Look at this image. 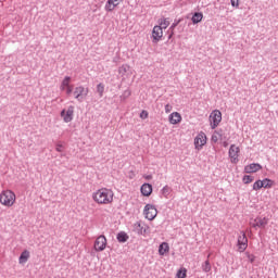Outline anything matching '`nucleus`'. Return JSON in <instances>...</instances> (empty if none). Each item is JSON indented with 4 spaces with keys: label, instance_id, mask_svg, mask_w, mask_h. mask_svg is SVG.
I'll return each mask as SVG.
<instances>
[{
    "label": "nucleus",
    "instance_id": "e433bc0d",
    "mask_svg": "<svg viewBox=\"0 0 278 278\" xmlns=\"http://www.w3.org/2000/svg\"><path fill=\"white\" fill-rule=\"evenodd\" d=\"M140 118H149V112L142 111V112L140 113Z\"/></svg>",
    "mask_w": 278,
    "mask_h": 278
},
{
    "label": "nucleus",
    "instance_id": "58836bf2",
    "mask_svg": "<svg viewBox=\"0 0 278 278\" xmlns=\"http://www.w3.org/2000/svg\"><path fill=\"white\" fill-rule=\"evenodd\" d=\"M73 93V86L66 87V94H72Z\"/></svg>",
    "mask_w": 278,
    "mask_h": 278
},
{
    "label": "nucleus",
    "instance_id": "ddd939ff",
    "mask_svg": "<svg viewBox=\"0 0 278 278\" xmlns=\"http://www.w3.org/2000/svg\"><path fill=\"white\" fill-rule=\"evenodd\" d=\"M140 190L143 197H151L153 194V186L151 184H143Z\"/></svg>",
    "mask_w": 278,
    "mask_h": 278
},
{
    "label": "nucleus",
    "instance_id": "423d86ee",
    "mask_svg": "<svg viewBox=\"0 0 278 278\" xmlns=\"http://www.w3.org/2000/svg\"><path fill=\"white\" fill-rule=\"evenodd\" d=\"M75 115V106L70 105L66 109H63L61 111V118H63L64 123H71V121H73V116Z\"/></svg>",
    "mask_w": 278,
    "mask_h": 278
},
{
    "label": "nucleus",
    "instance_id": "0eeeda50",
    "mask_svg": "<svg viewBox=\"0 0 278 278\" xmlns=\"http://www.w3.org/2000/svg\"><path fill=\"white\" fill-rule=\"evenodd\" d=\"M149 226L147 224H142L140 222H137L134 225V231L138 233V236H147L149 233Z\"/></svg>",
    "mask_w": 278,
    "mask_h": 278
},
{
    "label": "nucleus",
    "instance_id": "6e6552de",
    "mask_svg": "<svg viewBox=\"0 0 278 278\" xmlns=\"http://www.w3.org/2000/svg\"><path fill=\"white\" fill-rule=\"evenodd\" d=\"M205 144H207V136H205V132H200L194 138V147L195 149H202Z\"/></svg>",
    "mask_w": 278,
    "mask_h": 278
},
{
    "label": "nucleus",
    "instance_id": "39448f33",
    "mask_svg": "<svg viewBox=\"0 0 278 278\" xmlns=\"http://www.w3.org/2000/svg\"><path fill=\"white\" fill-rule=\"evenodd\" d=\"M237 244L239 253H244V251H247V248L249 247V239L247 238V233H244V231H242L238 237Z\"/></svg>",
    "mask_w": 278,
    "mask_h": 278
},
{
    "label": "nucleus",
    "instance_id": "f257e3e1",
    "mask_svg": "<svg viewBox=\"0 0 278 278\" xmlns=\"http://www.w3.org/2000/svg\"><path fill=\"white\" fill-rule=\"evenodd\" d=\"M92 199L100 205H108L114 201V192L108 188H102L92 194Z\"/></svg>",
    "mask_w": 278,
    "mask_h": 278
},
{
    "label": "nucleus",
    "instance_id": "5701e85b",
    "mask_svg": "<svg viewBox=\"0 0 278 278\" xmlns=\"http://www.w3.org/2000/svg\"><path fill=\"white\" fill-rule=\"evenodd\" d=\"M68 86H71V76H65L61 84V90H65Z\"/></svg>",
    "mask_w": 278,
    "mask_h": 278
},
{
    "label": "nucleus",
    "instance_id": "f03ea898",
    "mask_svg": "<svg viewBox=\"0 0 278 278\" xmlns=\"http://www.w3.org/2000/svg\"><path fill=\"white\" fill-rule=\"evenodd\" d=\"M16 201V194L13 191L7 190L0 194V203L7 207H12Z\"/></svg>",
    "mask_w": 278,
    "mask_h": 278
},
{
    "label": "nucleus",
    "instance_id": "c85d7f7f",
    "mask_svg": "<svg viewBox=\"0 0 278 278\" xmlns=\"http://www.w3.org/2000/svg\"><path fill=\"white\" fill-rule=\"evenodd\" d=\"M129 97H131V90L127 89L123 92V94L121 96V100L125 101L126 99H129Z\"/></svg>",
    "mask_w": 278,
    "mask_h": 278
},
{
    "label": "nucleus",
    "instance_id": "a211bd4d",
    "mask_svg": "<svg viewBox=\"0 0 278 278\" xmlns=\"http://www.w3.org/2000/svg\"><path fill=\"white\" fill-rule=\"evenodd\" d=\"M193 25H198V23H201L203 21V13L195 12L191 18Z\"/></svg>",
    "mask_w": 278,
    "mask_h": 278
},
{
    "label": "nucleus",
    "instance_id": "4c0bfd02",
    "mask_svg": "<svg viewBox=\"0 0 278 278\" xmlns=\"http://www.w3.org/2000/svg\"><path fill=\"white\" fill-rule=\"evenodd\" d=\"M64 148V146H62L61 143L56 144L55 151H58V153H62V149Z\"/></svg>",
    "mask_w": 278,
    "mask_h": 278
},
{
    "label": "nucleus",
    "instance_id": "a878e982",
    "mask_svg": "<svg viewBox=\"0 0 278 278\" xmlns=\"http://www.w3.org/2000/svg\"><path fill=\"white\" fill-rule=\"evenodd\" d=\"M202 269L204 273H210L212 270V265L210 264V261H205L202 265Z\"/></svg>",
    "mask_w": 278,
    "mask_h": 278
},
{
    "label": "nucleus",
    "instance_id": "7c9ffc66",
    "mask_svg": "<svg viewBox=\"0 0 278 278\" xmlns=\"http://www.w3.org/2000/svg\"><path fill=\"white\" fill-rule=\"evenodd\" d=\"M127 71H129V65H122V66L118 68L119 75H125V74L127 73Z\"/></svg>",
    "mask_w": 278,
    "mask_h": 278
},
{
    "label": "nucleus",
    "instance_id": "72a5a7b5",
    "mask_svg": "<svg viewBox=\"0 0 278 278\" xmlns=\"http://www.w3.org/2000/svg\"><path fill=\"white\" fill-rule=\"evenodd\" d=\"M245 255L251 264H253V262H255V255H253L249 252H245Z\"/></svg>",
    "mask_w": 278,
    "mask_h": 278
},
{
    "label": "nucleus",
    "instance_id": "c9c22d12",
    "mask_svg": "<svg viewBox=\"0 0 278 278\" xmlns=\"http://www.w3.org/2000/svg\"><path fill=\"white\" fill-rule=\"evenodd\" d=\"M165 112H166V114H170V112H173V105L166 104L165 105Z\"/></svg>",
    "mask_w": 278,
    "mask_h": 278
},
{
    "label": "nucleus",
    "instance_id": "2eb2a0df",
    "mask_svg": "<svg viewBox=\"0 0 278 278\" xmlns=\"http://www.w3.org/2000/svg\"><path fill=\"white\" fill-rule=\"evenodd\" d=\"M257 170H262V166L260 163H251L250 165H247L244 167V173L251 174V173H257Z\"/></svg>",
    "mask_w": 278,
    "mask_h": 278
},
{
    "label": "nucleus",
    "instance_id": "aec40b11",
    "mask_svg": "<svg viewBox=\"0 0 278 278\" xmlns=\"http://www.w3.org/2000/svg\"><path fill=\"white\" fill-rule=\"evenodd\" d=\"M168 251H170V247H168V244L166 242H163L160 244V247H159L160 255H164V254L168 253Z\"/></svg>",
    "mask_w": 278,
    "mask_h": 278
},
{
    "label": "nucleus",
    "instance_id": "7ed1b4c3",
    "mask_svg": "<svg viewBox=\"0 0 278 278\" xmlns=\"http://www.w3.org/2000/svg\"><path fill=\"white\" fill-rule=\"evenodd\" d=\"M210 119H211V128L216 129V127L220 125V121H223V113H220V111L218 110H215L211 113Z\"/></svg>",
    "mask_w": 278,
    "mask_h": 278
},
{
    "label": "nucleus",
    "instance_id": "20e7f679",
    "mask_svg": "<svg viewBox=\"0 0 278 278\" xmlns=\"http://www.w3.org/2000/svg\"><path fill=\"white\" fill-rule=\"evenodd\" d=\"M143 214L148 220H154L155 216H157V208L153 204H147Z\"/></svg>",
    "mask_w": 278,
    "mask_h": 278
},
{
    "label": "nucleus",
    "instance_id": "9d476101",
    "mask_svg": "<svg viewBox=\"0 0 278 278\" xmlns=\"http://www.w3.org/2000/svg\"><path fill=\"white\" fill-rule=\"evenodd\" d=\"M105 247H108V239L105 236H99L94 241L96 251H105Z\"/></svg>",
    "mask_w": 278,
    "mask_h": 278
},
{
    "label": "nucleus",
    "instance_id": "2f4dec72",
    "mask_svg": "<svg viewBox=\"0 0 278 278\" xmlns=\"http://www.w3.org/2000/svg\"><path fill=\"white\" fill-rule=\"evenodd\" d=\"M168 25H170V21H168V18L163 20V22H161L160 27H162V29H166V27H168Z\"/></svg>",
    "mask_w": 278,
    "mask_h": 278
},
{
    "label": "nucleus",
    "instance_id": "f704fd0d",
    "mask_svg": "<svg viewBox=\"0 0 278 278\" xmlns=\"http://www.w3.org/2000/svg\"><path fill=\"white\" fill-rule=\"evenodd\" d=\"M230 3L232 8H239L240 7V0H230Z\"/></svg>",
    "mask_w": 278,
    "mask_h": 278
},
{
    "label": "nucleus",
    "instance_id": "9b49d317",
    "mask_svg": "<svg viewBox=\"0 0 278 278\" xmlns=\"http://www.w3.org/2000/svg\"><path fill=\"white\" fill-rule=\"evenodd\" d=\"M74 96L77 101H84V97H88V88H85L84 86L76 87Z\"/></svg>",
    "mask_w": 278,
    "mask_h": 278
},
{
    "label": "nucleus",
    "instance_id": "f8f14e48",
    "mask_svg": "<svg viewBox=\"0 0 278 278\" xmlns=\"http://www.w3.org/2000/svg\"><path fill=\"white\" fill-rule=\"evenodd\" d=\"M162 36H164L162 26H154L152 30L153 42H160V40H162Z\"/></svg>",
    "mask_w": 278,
    "mask_h": 278
},
{
    "label": "nucleus",
    "instance_id": "4be33fe9",
    "mask_svg": "<svg viewBox=\"0 0 278 278\" xmlns=\"http://www.w3.org/2000/svg\"><path fill=\"white\" fill-rule=\"evenodd\" d=\"M128 240H129V236L127 235V232L121 231V232L117 235V241H118V242H127Z\"/></svg>",
    "mask_w": 278,
    "mask_h": 278
},
{
    "label": "nucleus",
    "instance_id": "4468645a",
    "mask_svg": "<svg viewBox=\"0 0 278 278\" xmlns=\"http://www.w3.org/2000/svg\"><path fill=\"white\" fill-rule=\"evenodd\" d=\"M268 225V218L266 217H256L254 219V224H252V227H260L261 229H264Z\"/></svg>",
    "mask_w": 278,
    "mask_h": 278
},
{
    "label": "nucleus",
    "instance_id": "393cba45",
    "mask_svg": "<svg viewBox=\"0 0 278 278\" xmlns=\"http://www.w3.org/2000/svg\"><path fill=\"white\" fill-rule=\"evenodd\" d=\"M273 184L274 181L269 178L263 179V188H266V189L273 188Z\"/></svg>",
    "mask_w": 278,
    "mask_h": 278
},
{
    "label": "nucleus",
    "instance_id": "412c9836",
    "mask_svg": "<svg viewBox=\"0 0 278 278\" xmlns=\"http://www.w3.org/2000/svg\"><path fill=\"white\" fill-rule=\"evenodd\" d=\"M27 260H29V251L24 250L20 255V264H26Z\"/></svg>",
    "mask_w": 278,
    "mask_h": 278
},
{
    "label": "nucleus",
    "instance_id": "1a4fd4ad",
    "mask_svg": "<svg viewBox=\"0 0 278 278\" xmlns=\"http://www.w3.org/2000/svg\"><path fill=\"white\" fill-rule=\"evenodd\" d=\"M239 153H240V148L236 147V144H231L228 151V155L232 164H238Z\"/></svg>",
    "mask_w": 278,
    "mask_h": 278
},
{
    "label": "nucleus",
    "instance_id": "ea45409f",
    "mask_svg": "<svg viewBox=\"0 0 278 278\" xmlns=\"http://www.w3.org/2000/svg\"><path fill=\"white\" fill-rule=\"evenodd\" d=\"M211 140H212V142H218V136L213 135Z\"/></svg>",
    "mask_w": 278,
    "mask_h": 278
},
{
    "label": "nucleus",
    "instance_id": "f3484780",
    "mask_svg": "<svg viewBox=\"0 0 278 278\" xmlns=\"http://www.w3.org/2000/svg\"><path fill=\"white\" fill-rule=\"evenodd\" d=\"M169 123L170 125H178V123H181V114L179 112H174L169 115Z\"/></svg>",
    "mask_w": 278,
    "mask_h": 278
},
{
    "label": "nucleus",
    "instance_id": "dca6fc26",
    "mask_svg": "<svg viewBox=\"0 0 278 278\" xmlns=\"http://www.w3.org/2000/svg\"><path fill=\"white\" fill-rule=\"evenodd\" d=\"M119 4H121V0H108L104 7V10L106 12H113V10L117 8V5Z\"/></svg>",
    "mask_w": 278,
    "mask_h": 278
},
{
    "label": "nucleus",
    "instance_id": "bb28decb",
    "mask_svg": "<svg viewBox=\"0 0 278 278\" xmlns=\"http://www.w3.org/2000/svg\"><path fill=\"white\" fill-rule=\"evenodd\" d=\"M264 184H263V180H256L254 184H253V190H262Z\"/></svg>",
    "mask_w": 278,
    "mask_h": 278
},
{
    "label": "nucleus",
    "instance_id": "cd10ccee",
    "mask_svg": "<svg viewBox=\"0 0 278 278\" xmlns=\"http://www.w3.org/2000/svg\"><path fill=\"white\" fill-rule=\"evenodd\" d=\"M161 192H162L163 197H165V199H168V194H170V187H168V186L163 187Z\"/></svg>",
    "mask_w": 278,
    "mask_h": 278
},
{
    "label": "nucleus",
    "instance_id": "a19ab883",
    "mask_svg": "<svg viewBox=\"0 0 278 278\" xmlns=\"http://www.w3.org/2000/svg\"><path fill=\"white\" fill-rule=\"evenodd\" d=\"M146 179H153V176L148 175V176L146 177Z\"/></svg>",
    "mask_w": 278,
    "mask_h": 278
},
{
    "label": "nucleus",
    "instance_id": "473e14b6",
    "mask_svg": "<svg viewBox=\"0 0 278 278\" xmlns=\"http://www.w3.org/2000/svg\"><path fill=\"white\" fill-rule=\"evenodd\" d=\"M187 270L186 269H179L178 271H177V277L178 278H186L187 277Z\"/></svg>",
    "mask_w": 278,
    "mask_h": 278
},
{
    "label": "nucleus",
    "instance_id": "6ab92c4d",
    "mask_svg": "<svg viewBox=\"0 0 278 278\" xmlns=\"http://www.w3.org/2000/svg\"><path fill=\"white\" fill-rule=\"evenodd\" d=\"M179 23H181V20H175L174 23L172 24V26L169 27L168 40H170V38H173V36H175V27H177V25H179Z\"/></svg>",
    "mask_w": 278,
    "mask_h": 278
},
{
    "label": "nucleus",
    "instance_id": "c756f323",
    "mask_svg": "<svg viewBox=\"0 0 278 278\" xmlns=\"http://www.w3.org/2000/svg\"><path fill=\"white\" fill-rule=\"evenodd\" d=\"M255 177L251 176V175H245L243 176V184H252V181H254Z\"/></svg>",
    "mask_w": 278,
    "mask_h": 278
},
{
    "label": "nucleus",
    "instance_id": "b1692460",
    "mask_svg": "<svg viewBox=\"0 0 278 278\" xmlns=\"http://www.w3.org/2000/svg\"><path fill=\"white\" fill-rule=\"evenodd\" d=\"M97 92L99 93V97H103V92H105V85H103V83L98 84Z\"/></svg>",
    "mask_w": 278,
    "mask_h": 278
}]
</instances>
